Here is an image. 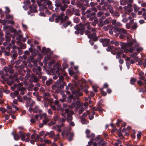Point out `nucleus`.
Instances as JSON below:
<instances>
[{
	"label": "nucleus",
	"mask_w": 146,
	"mask_h": 146,
	"mask_svg": "<svg viewBox=\"0 0 146 146\" xmlns=\"http://www.w3.org/2000/svg\"><path fill=\"white\" fill-rule=\"evenodd\" d=\"M90 29L91 28L88 29V30H86L85 31V33L86 35H88V37L89 38H92L94 40L96 41L97 39V38L96 36V34L95 33H94L92 34H90Z\"/></svg>",
	"instance_id": "2"
},
{
	"label": "nucleus",
	"mask_w": 146,
	"mask_h": 146,
	"mask_svg": "<svg viewBox=\"0 0 146 146\" xmlns=\"http://www.w3.org/2000/svg\"><path fill=\"white\" fill-rule=\"evenodd\" d=\"M103 14V12L101 11H99L97 14V16L98 17H100Z\"/></svg>",
	"instance_id": "45"
},
{
	"label": "nucleus",
	"mask_w": 146,
	"mask_h": 146,
	"mask_svg": "<svg viewBox=\"0 0 146 146\" xmlns=\"http://www.w3.org/2000/svg\"><path fill=\"white\" fill-rule=\"evenodd\" d=\"M48 135H49V137L51 138H53L55 136V134L54 132L53 131H50L48 132Z\"/></svg>",
	"instance_id": "20"
},
{
	"label": "nucleus",
	"mask_w": 146,
	"mask_h": 146,
	"mask_svg": "<svg viewBox=\"0 0 146 146\" xmlns=\"http://www.w3.org/2000/svg\"><path fill=\"white\" fill-rule=\"evenodd\" d=\"M43 115L45 117H44V119L43 120V123L44 124H46L49 121V119L48 117H46V113H44Z\"/></svg>",
	"instance_id": "12"
},
{
	"label": "nucleus",
	"mask_w": 146,
	"mask_h": 146,
	"mask_svg": "<svg viewBox=\"0 0 146 146\" xmlns=\"http://www.w3.org/2000/svg\"><path fill=\"white\" fill-rule=\"evenodd\" d=\"M137 53L136 52H134L133 54L130 55V57L131 58H134L137 55Z\"/></svg>",
	"instance_id": "42"
},
{
	"label": "nucleus",
	"mask_w": 146,
	"mask_h": 146,
	"mask_svg": "<svg viewBox=\"0 0 146 146\" xmlns=\"http://www.w3.org/2000/svg\"><path fill=\"white\" fill-rule=\"evenodd\" d=\"M14 139L16 140H18L20 138L19 136L17 134L14 135Z\"/></svg>",
	"instance_id": "39"
},
{
	"label": "nucleus",
	"mask_w": 146,
	"mask_h": 146,
	"mask_svg": "<svg viewBox=\"0 0 146 146\" xmlns=\"http://www.w3.org/2000/svg\"><path fill=\"white\" fill-rule=\"evenodd\" d=\"M68 16H65L64 17V18H63V19L61 21L60 23H61L62 22H64V21H66L68 19Z\"/></svg>",
	"instance_id": "38"
},
{
	"label": "nucleus",
	"mask_w": 146,
	"mask_h": 146,
	"mask_svg": "<svg viewBox=\"0 0 146 146\" xmlns=\"http://www.w3.org/2000/svg\"><path fill=\"white\" fill-rule=\"evenodd\" d=\"M127 5H129L130 4H131L133 2V0H127Z\"/></svg>",
	"instance_id": "55"
},
{
	"label": "nucleus",
	"mask_w": 146,
	"mask_h": 146,
	"mask_svg": "<svg viewBox=\"0 0 146 146\" xmlns=\"http://www.w3.org/2000/svg\"><path fill=\"white\" fill-rule=\"evenodd\" d=\"M31 122L33 123L36 122V120L33 118H32L30 120Z\"/></svg>",
	"instance_id": "63"
},
{
	"label": "nucleus",
	"mask_w": 146,
	"mask_h": 146,
	"mask_svg": "<svg viewBox=\"0 0 146 146\" xmlns=\"http://www.w3.org/2000/svg\"><path fill=\"white\" fill-rule=\"evenodd\" d=\"M71 23L70 21H68L67 22H66L64 23L63 25V26L66 28V27L68 25H70Z\"/></svg>",
	"instance_id": "25"
},
{
	"label": "nucleus",
	"mask_w": 146,
	"mask_h": 146,
	"mask_svg": "<svg viewBox=\"0 0 146 146\" xmlns=\"http://www.w3.org/2000/svg\"><path fill=\"white\" fill-rule=\"evenodd\" d=\"M133 44V42H129V43L127 44H124L123 43H121V48L122 49H124L125 48V46H132Z\"/></svg>",
	"instance_id": "7"
},
{
	"label": "nucleus",
	"mask_w": 146,
	"mask_h": 146,
	"mask_svg": "<svg viewBox=\"0 0 146 146\" xmlns=\"http://www.w3.org/2000/svg\"><path fill=\"white\" fill-rule=\"evenodd\" d=\"M25 135L23 134H21V140L23 141H25Z\"/></svg>",
	"instance_id": "46"
},
{
	"label": "nucleus",
	"mask_w": 146,
	"mask_h": 146,
	"mask_svg": "<svg viewBox=\"0 0 146 146\" xmlns=\"http://www.w3.org/2000/svg\"><path fill=\"white\" fill-rule=\"evenodd\" d=\"M113 17H119L120 16L119 13L117 12H113V13H111Z\"/></svg>",
	"instance_id": "22"
},
{
	"label": "nucleus",
	"mask_w": 146,
	"mask_h": 146,
	"mask_svg": "<svg viewBox=\"0 0 146 146\" xmlns=\"http://www.w3.org/2000/svg\"><path fill=\"white\" fill-rule=\"evenodd\" d=\"M119 37L121 39H124L125 37V36L126 35H123V34H119Z\"/></svg>",
	"instance_id": "54"
},
{
	"label": "nucleus",
	"mask_w": 146,
	"mask_h": 146,
	"mask_svg": "<svg viewBox=\"0 0 146 146\" xmlns=\"http://www.w3.org/2000/svg\"><path fill=\"white\" fill-rule=\"evenodd\" d=\"M90 130L88 129L86 130V137L88 138H90V135L89 134L90 133Z\"/></svg>",
	"instance_id": "28"
},
{
	"label": "nucleus",
	"mask_w": 146,
	"mask_h": 146,
	"mask_svg": "<svg viewBox=\"0 0 146 146\" xmlns=\"http://www.w3.org/2000/svg\"><path fill=\"white\" fill-rule=\"evenodd\" d=\"M69 73L70 75L72 76L74 74V72L72 70H69Z\"/></svg>",
	"instance_id": "57"
},
{
	"label": "nucleus",
	"mask_w": 146,
	"mask_h": 146,
	"mask_svg": "<svg viewBox=\"0 0 146 146\" xmlns=\"http://www.w3.org/2000/svg\"><path fill=\"white\" fill-rule=\"evenodd\" d=\"M107 8V9L109 10L108 11L111 14L113 13L114 10L113 9L111 5H108Z\"/></svg>",
	"instance_id": "16"
},
{
	"label": "nucleus",
	"mask_w": 146,
	"mask_h": 146,
	"mask_svg": "<svg viewBox=\"0 0 146 146\" xmlns=\"http://www.w3.org/2000/svg\"><path fill=\"white\" fill-rule=\"evenodd\" d=\"M5 8L6 10L5 13H8L10 12V10L9 7H5Z\"/></svg>",
	"instance_id": "49"
},
{
	"label": "nucleus",
	"mask_w": 146,
	"mask_h": 146,
	"mask_svg": "<svg viewBox=\"0 0 146 146\" xmlns=\"http://www.w3.org/2000/svg\"><path fill=\"white\" fill-rule=\"evenodd\" d=\"M52 79H50L48 80H47L46 81V83L48 85H50L52 83Z\"/></svg>",
	"instance_id": "41"
},
{
	"label": "nucleus",
	"mask_w": 146,
	"mask_h": 146,
	"mask_svg": "<svg viewBox=\"0 0 146 146\" xmlns=\"http://www.w3.org/2000/svg\"><path fill=\"white\" fill-rule=\"evenodd\" d=\"M136 78H131L130 80L131 84H133L136 81Z\"/></svg>",
	"instance_id": "40"
},
{
	"label": "nucleus",
	"mask_w": 146,
	"mask_h": 146,
	"mask_svg": "<svg viewBox=\"0 0 146 146\" xmlns=\"http://www.w3.org/2000/svg\"><path fill=\"white\" fill-rule=\"evenodd\" d=\"M92 88L94 92H98L97 87L96 86H92Z\"/></svg>",
	"instance_id": "58"
},
{
	"label": "nucleus",
	"mask_w": 146,
	"mask_h": 146,
	"mask_svg": "<svg viewBox=\"0 0 146 146\" xmlns=\"http://www.w3.org/2000/svg\"><path fill=\"white\" fill-rule=\"evenodd\" d=\"M54 137V141H57L59 137V134H57L56 135H55V136Z\"/></svg>",
	"instance_id": "44"
},
{
	"label": "nucleus",
	"mask_w": 146,
	"mask_h": 146,
	"mask_svg": "<svg viewBox=\"0 0 146 146\" xmlns=\"http://www.w3.org/2000/svg\"><path fill=\"white\" fill-rule=\"evenodd\" d=\"M36 7L37 6L33 4H32V5L30 6L29 7L30 11L28 12V14H30L31 12L33 13L35 12L36 11Z\"/></svg>",
	"instance_id": "5"
},
{
	"label": "nucleus",
	"mask_w": 146,
	"mask_h": 146,
	"mask_svg": "<svg viewBox=\"0 0 146 146\" xmlns=\"http://www.w3.org/2000/svg\"><path fill=\"white\" fill-rule=\"evenodd\" d=\"M121 143V141L119 139H118L117 140V142L115 143V145L116 146H118Z\"/></svg>",
	"instance_id": "35"
},
{
	"label": "nucleus",
	"mask_w": 146,
	"mask_h": 146,
	"mask_svg": "<svg viewBox=\"0 0 146 146\" xmlns=\"http://www.w3.org/2000/svg\"><path fill=\"white\" fill-rule=\"evenodd\" d=\"M33 94L34 96L36 97H38L39 95L38 93L37 92H35L33 93Z\"/></svg>",
	"instance_id": "64"
},
{
	"label": "nucleus",
	"mask_w": 146,
	"mask_h": 146,
	"mask_svg": "<svg viewBox=\"0 0 146 146\" xmlns=\"http://www.w3.org/2000/svg\"><path fill=\"white\" fill-rule=\"evenodd\" d=\"M61 94L62 95L63 99H60V100L62 102H63L65 100L66 97V95L65 94H64L63 92H61Z\"/></svg>",
	"instance_id": "27"
},
{
	"label": "nucleus",
	"mask_w": 146,
	"mask_h": 146,
	"mask_svg": "<svg viewBox=\"0 0 146 146\" xmlns=\"http://www.w3.org/2000/svg\"><path fill=\"white\" fill-rule=\"evenodd\" d=\"M72 100H73L74 101L76 100V98H74L73 96L70 95L67 99V101L68 102L70 103L71 102Z\"/></svg>",
	"instance_id": "14"
},
{
	"label": "nucleus",
	"mask_w": 146,
	"mask_h": 146,
	"mask_svg": "<svg viewBox=\"0 0 146 146\" xmlns=\"http://www.w3.org/2000/svg\"><path fill=\"white\" fill-rule=\"evenodd\" d=\"M110 18H108V19H106L104 22V25H107L109 23V21L108 20V19H110Z\"/></svg>",
	"instance_id": "51"
},
{
	"label": "nucleus",
	"mask_w": 146,
	"mask_h": 146,
	"mask_svg": "<svg viewBox=\"0 0 146 146\" xmlns=\"http://www.w3.org/2000/svg\"><path fill=\"white\" fill-rule=\"evenodd\" d=\"M113 48V46H108L106 49V50L108 51H110Z\"/></svg>",
	"instance_id": "50"
},
{
	"label": "nucleus",
	"mask_w": 146,
	"mask_h": 146,
	"mask_svg": "<svg viewBox=\"0 0 146 146\" xmlns=\"http://www.w3.org/2000/svg\"><path fill=\"white\" fill-rule=\"evenodd\" d=\"M72 92V95L73 96L74 98H76V100H78V95L79 92V91L78 90L77 91H73Z\"/></svg>",
	"instance_id": "11"
},
{
	"label": "nucleus",
	"mask_w": 146,
	"mask_h": 146,
	"mask_svg": "<svg viewBox=\"0 0 146 146\" xmlns=\"http://www.w3.org/2000/svg\"><path fill=\"white\" fill-rule=\"evenodd\" d=\"M50 58V57H48V56H47L46 57H45L44 58V60L43 61V62L44 63L46 64L47 63V61L49 60V58Z\"/></svg>",
	"instance_id": "31"
},
{
	"label": "nucleus",
	"mask_w": 146,
	"mask_h": 146,
	"mask_svg": "<svg viewBox=\"0 0 146 146\" xmlns=\"http://www.w3.org/2000/svg\"><path fill=\"white\" fill-rule=\"evenodd\" d=\"M5 17L6 19H11L12 20L13 19V16L12 15L7 14L6 15Z\"/></svg>",
	"instance_id": "21"
},
{
	"label": "nucleus",
	"mask_w": 146,
	"mask_h": 146,
	"mask_svg": "<svg viewBox=\"0 0 146 146\" xmlns=\"http://www.w3.org/2000/svg\"><path fill=\"white\" fill-rule=\"evenodd\" d=\"M81 122L83 124H87L88 123V122L86 120V119L83 118H82Z\"/></svg>",
	"instance_id": "33"
},
{
	"label": "nucleus",
	"mask_w": 146,
	"mask_h": 146,
	"mask_svg": "<svg viewBox=\"0 0 146 146\" xmlns=\"http://www.w3.org/2000/svg\"><path fill=\"white\" fill-rule=\"evenodd\" d=\"M0 111H1L3 113L7 112L6 110L3 108H0Z\"/></svg>",
	"instance_id": "56"
},
{
	"label": "nucleus",
	"mask_w": 146,
	"mask_h": 146,
	"mask_svg": "<svg viewBox=\"0 0 146 146\" xmlns=\"http://www.w3.org/2000/svg\"><path fill=\"white\" fill-rule=\"evenodd\" d=\"M72 119V117L71 115L69 114L67 115V121L68 122L69 121L71 120Z\"/></svg>",
	"instance_id": "23"
},
{
	"label": "nucleus",
	"mask_w": 146,
	"mask_h": 146,
	"mask_svg": "<svg viewBox=\"0 0 146 146\" xmlns=\"http://www.w3.org/2000/svg\"><path fill=\"white\" fill-rule=\"evenodd\" d=\"M44 1L42 5L43 6H45L47 4L49 8L50 9H52V7L51 5L52 4L51 2L49 0H44Z\"/></svg>",
	"instance_id": "6"
},
{
	"label": "nucleus",
	"mask_w": 146,
	"mask_h": 146,
	"mask_svg": "<svg viewBox=\"0 0 146 146\" xmlns=\"http://www.w3.org/2000/svg\"><path fill=\"white\" fill-rule=\"evenodd\" d=\"M76 104L77 105H79L80 104V102L78 100L76 101V100L74 101L71 105L70 106V108H74L76 106Z\"/></svg>",
	"instance_id": "9"
},
{
	"label": "nucleus",
	"mask_w": 146,
	"mask_h": 146,
	"mask_svg": "<svg viewBox=\"0 0 146 146\" xmlns=\"http://www.w3.org/2000/svg\"><path fill=\"white\" fill-rule=\"evenodd\" d=\"M100 41L103 43V45L104 46H106L109 44L110 40L107 38H100Z\"/></svg>",
	"instance_id": "4"
},
{
	"label": "nucleus",
	"mask_w": 146,
	"mask_h": 146,
	"mask_svg": "<svg viewBox=\"0 0 146 146\" xmlns=\"http://www.w3.org/2000/svg\"><path fill=\"white\" fill-rule=\"evenodd\" d=\"M143 50L142 48L141 47H139L136 49V51L138 52V53H139L140 51H141Z\"/></svg>",
	"instance_id": "60"
},
{
	"label": "nucleus",
	"mask_w": 146,
	"mask_h": 146,
	"mask_svg": "<svg viewBox=\"0 0 146 146\" xmlns=\"http://www.w3.org/2000/svg\"><path fill=\"white\" fill-rule=\"evenodd\" d=\"M67 135L68 136V140L69 141H71L72 140L73 137L74 136V133H67Z\"/></svg>",
	"instance_id": "15"
},
{
	"label": "nucleus",
	"mask_w": 146,
	"mask_h": 146,
	"mask_svg": "<svg viewBox=\"0 0 146 146\" xmlns=\"http://www.w3.org/2000/svg\"><path fill=\"white\" fill-rule=\"evenodd\" d=\"M44 142L48 144H50L51 143V141L50 140L47 139H44Z\"/></svg>",
	"instance_id": "52"
},
{
	"label": "nucleus",
	"mask_w": 146,
	"mask_h": 146,
	"mask_svg": "<svg viewBox=\"0 0 146 146\" xmlns=\"http://www.w3.org/2000/svg\"><path fill=\"white\" fill-rule=\"evenodd\" d=\"M38 71L36 70L35 68H33V70L34 72H36V74L38 75H39L40 74V71L41 70V68L39 66H38L37 67Z\"/></svg>",
	"instance_id": "13"
},
{
	"label": "nucleus",
	"mask_w": 146,
	"mask_h": 146,
	"mask_svg": "<svg viewBox=\"0 0 146 146\" xmlns=\"http://www.w3.org/2000/svg\"><path fill=\"white\" fill-rule=\"evenodd\" d=\"M64 14L63 13H60V15L58 17L59 18L60 20L62 21L63 19V17L64 16Z\"/></svg>",
	"instance_id": "34"
},
{
	"label": "nucleus",
	"mask_w": 146,
	"mask_h": 146,
	"mask_svg": "<svg viewBox=\"0 0 146 146\" xmlns=\"http://www.w3.org/2000/svg\"><path fill=\"white\" fill-rule=\"evenodd\" d=\"M137 27V24L136 23H134L132 27V28L133 29H135Z\"/></svg>",
	"instance_id": "48"
},
{
	"label": "nucleus",
	"mask_w": 146,
	"mask_h": 146,
	"mask_svg": "<svg viewBox=\"0 0 146 146\" xmlns=\"http://www.w3.org/2000/svg\"><path fill=\"white\" fill-rule=\"evenodd\" d=\"M63 76H61L60 77L59 79L56 82L60 84H61L60 83L61 82H63Z\"/></svg>",
	"instance_id": "24"
},
{
	"label": "nucleus",
	"mask_w": 146,
	"mask_h": 146,
	"mask_svg": "<svg viewBox=\"0 0 146 146\" xmlns=\"http://www.w3.org/2000/svg\"><path fill=\"white\" fill-rule=\"evenodd\" d=\"M120 3L121 5H125L127 4V1L125 0H120Z\"/></svg>",
	"instance_id": "26"
},
{
	"label": "nucleus",
	"mask_w": 146,
	"mask_h": 146,
	"mask_svg": "<svg viewBox=\"0 0 146 146\" xmlns=\"http://www.w3.org/2000/svg\"><path fill=\"white\" fill-rule=\"evenodd\" d=\"M133 7L134 8V11L135 13H136L139 9V7L136 4H133Z\"/></svg>",
	"instance_id": "18"
},
{
	"label": "nucleus",
	"mask_w": 146,
	"mask_h": 146,
	"mask_svg": "<svg viewBox=\"0 0 146 146\" xmlns=\"http://www.w3.org/2000/svg\"><path fill=\"white\" fill-rule=\"evenodd\" d=\"M84 110V108L83 107H82L81 109H80L79 111V114H82Z\"/></svg>",
	"instance_id": "53"
},
{
	"label": "nucleus",
	"mask_w": 146,
	"mask_h": 146,
	"mask_svg": "<svg viewBox=\"0 0 146 146\" xmlns=\"http://www.w3.org/2000/svg\"><path fill=\"white\" fill-rule=\"evenodd\" d=\"M62 87L61 84H60L57 82H56L54 85H53L52 86V88L53 90H55L57 88H61Z\"/></svg>",
	"instance_id": "8"
},
{
	"label": "nucleus",
	"mask_w": 146,
	"mask_h": 146,
	"mask_svg": "<svg viewBox=\"0 0 146 146\" xmlns=\"http://www.w3.org/2000/svg\"><path fill=\"white\" fill-rule=\"evenodd\" d=\"M126 15L125 14L123 15L122 17L123 18L122 21L124 23H125L128 21V19L126 18Z\"/></svg>",
	"instance_id": "19"
},
{
	"label": "nucleus",
	"mask_w": 146,
	"mask_h": 146,
	"mask_svg": "<svg viewBox=\"0 0 146 146\" xmlns=\"http://www.w3.org/2000/svg\"><path fill=\"white\" fill-rule=\"evenodd\" d=\"M10 40V38L9 36H6V41L7 42H9Z\"/></svg>",
	"instance_id": "59"
},
{
	"label": "nucleus",
	"mask_w": 146,
	"mask_h": 146,
	"mask_svg": "<svg viewBox=\"0 0 146 146\" xmlns=\"http://www.w3.org/2000/svg\"><path fill=\"white\" fill-rule=\"evenodd\" d=\"M40 139V136L38 135H37L36 138L35 139V141L36 142L38 141Z\"/></svg>",
	"instance_id": "43"
},
{
	"label": "nucleus",
	"mask_w": 146,
	"mask_h": 146,
	"mask_svg": "<svg viewBox=\"0 0 146 146\" xmlns=\"http://www.w3.org/2000/svg\"><path fill=\"white\" fill-rule=\"evenodd\" d=\"M98 22V19H95L93 22H92V24L93 25L95 26L96 25V24H97Z\"/></svg>",
	"instance_id": "32"
},
{
	"label": "nucleus",
	"mask_w": 146,
	"mask_h": 146,
	"mask_svg": "<svg viewBox=\"0 0 146 146\" xmlns=\"http://www.w3.org/2000/svg\"><path fill=\"white\" fill-rule=\"evenodd\" d=\"M9 67H5L3 68V70L6 72H8L9 71Z\"/></svg>",
	"instance_id": "36"
},
{
	"label": "nucleus",
	"mask_w": 146,
	"mask_h": 146,
	"mask_svg": "<svg viewBox=\"0 0 146 146\" xmlns=\"http://www.w3.org/2000/svg\"><path fill=\"white\" fill-rule=\"evenodd\" d=\"M50 94L48 93H46L44 92L43 94V96L44 97L45 96H49Z\"/></svg>",
	"instance_id": "61"
},
{
	"label": "nucleus",
	"mask_w": 146,
	"mask_h": 146,
	"mask_svg": "<svg viewBox=\"0 0 146 146\" xmlns=\"http://www.w3.org/2000/svg\"><path fill=\"white\" fill-rule=\"evenodd\" d=\"M142 133L141 132H139L137 134V137L138 138L140 137H141Z\"/></svg>",
	"instance_id": "62"
},
{
	"label": "nucleus",
	"mask_w": 146,
	"mask_h": 146,
	"mask_svg": "<svg viewBox=\"0 0 146 146\" xmlns=\"http://www.w3.org/2000/svg\"><path fill=\"white\" fill-rule=\"evenodd\" d=\"M123 9L125 14L129 15L133 10L131 4L127 5L123 7Z\"/></svg>",
	"instance_id": "3"
},
{
	"label": "nucleus",
	"mask_w": 146,
	"mask_h": 146,
	"mask_svg": "<svg viewBox=\"0 0 146 146\" xmlns=\"http://www.w3.org/2000/svg\"><path fill=\"white\" fill-rule=\"evenodd\" d=\"M131 58L130 57H127L126 58V64L127 65V66L128 65H129V61L130 60V58Z\"/></svg>",
	"instance_id": "30"
},
{
	"label": "nucleus",
	"mask_w": 146,
	"mask_h": 146,
	"mask_svg": "<svg viewBox=\"0 0 146 146\" xmlns=\"http://www.w3.org/2000/svg\"><path fill=\"white\" fill-rule=\"evenodd\" d=\"M119 34L127 35V31L124 29H118Z\"/></svg>",
	"instance_id": "10"
},
{
	"label": "nucleus",
	"mask_w": 146,
	"mask_h": 146,
	"mask_svg": "<svg viewBox=\"0 0 146 146\" xmlns=\"http://www.w3.org/2000/svg\"><path fill=\"white\" fill-rule=\"evenodd\" d=\"M86 28L88 29H89L91 28L90 24L89 22L84 23V24H80L79 25H76L74 27V28L76 30L78 31L75 32V33L76 34H79V31L81 32L80 33L81 35L83 34V30Z\"/></svg>",
	"instance_id": "1"
},
{
	"label": "nucleus",
	"mask_w": 146,
	"mask_h": 146,
	"mask_svg": "<svg viewBox=\"0 0 146 146\" xmlns=\"http://www.w3.org/2000/svg\"><path fill=\"white\" fill-rule=\"evenodd\" d=\"M32 78L33 80L29 79V80L31 82H37L38 80L37 78L35 76H32Z\"/></svg>",
	"instance_id": "17"
},
{
	"label": "nucleus",
	"mask_w": 146,
	"mask_h": 146,
	"mask_svg": "<svg viewBox=\"0 0 146 146\" xmlns=\"http://www.w3.org/2000/svg\"><path fill=\"white\" fill-rule=\"evenodd\" d=\"M7 112L10 115H13L14 112V111L12 110L7 111Z\"/></svg>",
	"instance_id": "47"
},
{
	"label": "nucleus",
	"mask_w": 146,
	"mask_h": 146,
	"mask_svg": "<svg viewBox=\"0 0 146 146\" xmlns=\"http://www.w3.org/2000/svg\"><path fill=\"white\" fill-rule=\"evenodd\" d=\"M110 25H107L106 26H104L103 27V29L105 31H108L109 29H110Z\"/></svg>",
	"instance_id": "37"
},
{
	"label": "nucleus",
	"mask_w": 146,
	"mask_h": 146,
	"mask_svg": "<svg viewBox=\"0 0 146 146\" xmlns=\"http://www.w3.org/2000/svg\"><path fill=\"white\" fill-rule=\"evenodd\" d=\"M9 71L10 73L11 74H12L14 72V70H13L12 69V66L11 65H9Z\"/></svg>",
	"instance_id": "29"
}]
</instances>
